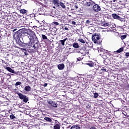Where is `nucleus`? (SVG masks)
<instances>
[{"label":"nucleus","instance_id":"51","mask_svg":"<svg viewBox=\"0 0 129 129\" xmlns=\"http://www.w3.org/2000/svg\"><path fill=\"white\" fill-rule=\"evenodd\" d=\"M127 117H129V115H127Z\"/></svg>","mask_w":129,"mask_h":129},{"label":"nucleus","instance_id":"31","mask_svg":"<svg viewBox=\"0 0 129 129\" xmlns=\"http://www.w3.org/2000/svg\"><path fill=\"white\" fill-rule=\"evenodd\" d=\"M77 61H82L83 60V57H78L77 58Z\"/></svg>","mask_w":129,"mask_h":129},{"label":"nucleus","instance_id":"16","mask_svg":"<svg viewBox=\"0 0 129 129\" xmlns=\"http://www.w3.org/2000/svg\"><path fill=\"white\" fill-rule=\"evenodd\" d=\"M73 47L74 48H76V49L80 48V46H79V44L77 42H75L73 44Z\"/></svg>","mask_w":129,"mask_h":129},{"label":"nucleus","instance_id":"14","mask_svg":"<svg viewBox=\"0 0 129 129\" xmlns=\"http://www.w3.org/2000/svg\"><path fill=\"white\" fill-rule=\"evenodd\" d=\"M6 69L7 70V71L11 72V73H15V71L14 70H12V68L9 67H7L6 68Z\"/></svg>","mask_w":129,"mask_h":129},{"label":"nucleus","instance_id":"20","mask_svg":"<svg viewBox=\"0 0 129 129\" xmlns=\"http://www.w3.org/2000/svg\"><path fill=\"white\" fill-rule=\"evenodd\" d=\"M41 36L43 40H44V41H48V40H49L48 39V38L47 37V36H46V35L44 34H42Z\"/></svg>","mask_w":129,"mask_h":129},{"label":"nucleus","instance_id":"28","mask_svg":"<svg viewBox=\"0 0 129 129\" xmlns=\"http://www.w3.org/2000/svg\"><path fill=\"white\" fill-rule=\"evenodd\" d=\"M98 96H99V95L98 94V93H94V96H93L94 98H97Z\"/></svg>","mask_w":129,"mask_h":129},{"label":"nucleus","instance_id":"49","mask_svg":"<svg viewBox=\"0 0 129 129\" xmlns=\"http://www.w3.org/2000/svg\"><path fill=\"white\" fill-rule=\"evenodd\" d=\"M23 51H26V49H23Z\"/></svg>","mask_w":129,"mask_h":129},{"label":"nucleus","instance_id":"40","mask_svg":"<svg viewBox=\"0 0 129 129\" xmlns=\"http://www.w3.org/2000/svg\"><path fill=\"white\" fill-rule=\"evenodd\" d=\"M33 47L34 50H36L37 49V47H36V45H33Z\"/></svg>","mask_w":129,"mask_h":129},{"label":"nucleus","instance_id":"30","mask_svg":"<svg viewBox=\"0 0 129 129\" xmlns=\"http://www.w3.org/2000/svg\"><path fill=\"white\" fill-rule=\"evenodd\" d=\"M98 51H100V52H104L105 50L103 48H100L98 49Z\"/></svg>","mask_w":129,"mask_h":129},{"label":"nucleus","instance_id":"38","mask_svg":"<svg viewBox=\"0 0 129 129\" xmlns=\"http://www.w3.org/2000/svg\"><path fill=\"white\" fill-rule=\"evenodd\" d=\"M74 8H75V9H76V10H77L78 9V6H77V5H75L74 6Z\"/></svg>","mask_w":129,"mask_h":129},{"label":"nucleus","instance_id":"33","mask_svg":"<svg viewBox=\"0 0 129 129\" xmlns=\"http://www.w3.org/2000/svg\"><path fill=\"white\" fill-rule=\"evenodd\" d=\"M87 65L90 66V67H93V63H88Z\"/></svg>","mask_w":129,"mask_h":129},{"label":"nucleus","instance_id":"53","mask_svg":"<svg viewBox=\"0 0 129 129\" xmlns=\"http://www.w3.org/2000/svg\"><path fill=\"white\" fill-rule=\"evenodd\" d=\"M15 74H17V73H16Z\"/></svg>","mask_w":129,"mask_h":129},{"label":"nucleus","instance_id":"32","mask_svg":"<svg viewBox=\"0 0 129 129\" xmlns=\"http://www.w3.org/2000/svg\"><path fill=\"white\" fill-rule=\"evenodd\" d=\"M103 25H104V27H108V26H109V24L107 23H104Z\"/></svg>","mask_w":129,"mask_h":129},{"label":"nucleus","instance_id":"48","mask_svg":"<svg viewBox=\"0 0 129 129\" xmlns=\"http://www.w3.org/2000/svg\"><path fill=\"white\" fill-rule=\"evenodd\" d=\"M25 55H28L27 53H25Z\"/></svg>","mask_w":129,"mask_h":129},{"label":"nucleus","instance_id":"5","mask_svg":"<svg viewBox=\"0 0 129 129\" xmlns=\"http://www.w3.org/2000/svg\"><path fill=\"white\" fill-rule=\"evenodd\" d=\"M112 17L113 19H114L116 20H119V21H120L121 22L123 21V19H122L121 17H119V16L117 15L116 14H112Z\"/></svg>","mask_w":129,"mask_h":129},{"label":"nucleus","instance_id":"45","mask_svg":"<svg viewBox=\"0 0 129 129\" xmlns=\"http://www.w3.org/2000/svg\"><path fill=\"white\" fill-rule=\"evenodd\" d=\"M64 78H66V79H67V78H68V77H64Z\"/></svg>","mask_w":129,"mask_h":129},{"label":"nucleus","instance_id":"39","mask_svg":"<svg viewBox=\"0 0 129 129\" xmlns=\"http://www.w3.org/2000/svg\"><path fill=\"white\" fill-rule=\"evenodd\" d=\"M86 24H90V21H89V20H87V21H86Z\"/></svg>","mask_w":129,"mask_h":129},{"label":"nucleus","instance_id":"17","mask_svg":"<svg viewBox=\"0 0 129 129\" xmlns=\"http://www.w3.org/2000/svg\"><path fill=\"white\" fill-rule=\"evenodd\" d=\"M52 3L54 5H55V6H58L60 1H59L58 0H53Z\"/></svg>","mask_w":129,"mask_h":129},{"label":"nucleus","instance_id":"12","mask_svg":"<svg viewBox=\"0 0 129 129\" xmlns=\"http://www.w3.org/2000/svg\"><path fill=\"white\" fill-rule=\"evenodd\" d=\"M18 96H19V98H20V99H21V100H23L24 98L25 97L26 95H23V94L21 93H17Z\"/></svg>","mask_w":129,"mask_h":129},{"label":"nucleus","instance_id":"7","mask_svg":"<svg viewBox=\"0 0 129 129\" xmlns=\"http://www.w3.org/2000/svg\"><path fill=\"white\" fill-rule=\"evenodd\" d=\"M47 103L49 105H51V106H52V107H57V103L55 101H53L51 100H48L47 101Z\"/></svg>","mask_w":129,"mask_h":129},{"label":"nucleus","instance_id":"13","mask_svg":"<svg viewBox=\"0 0 129 129\" xmlns=\"http://www.w3.org/2000/svg\"><path fill=\"white\" fill-rule=\"evenodd\" d=\"M127 37L126 33H122L120 36L121 40H124Z\"/></svg>","mask_w":129,"mask_h":129},{"label":"nucleus","instance_id":"47","mask_svg":"<svg viewBox=\"0 0 129 129\" xmlns=\"http://www.w3.org/2000/svg\"><path fill=\"white\" fill-rule=\"evenodd\" d=\"M88 43H87L86 44V46H88Z\"/></svg>","mask_w":129,"mask_h":129},{"label":"nucleus","instance_id":"6","mask_svg":"<svg viewBox=\"0 0 129 129\" xmlns=\"http://www.w3.org/2000/svg\"><path fill=\"white\" fill-rule=\"evenodd\" d=\"M15 36H16V38L18 40L19 43L21 45V44H23V42L21 40H23V38H21V37H24V36H20V37L19 36V34H18V31H17L15 33Z\"/></svg>","mask_w":129,"mask_h":129},{"label":"nucleus","instance_id":"19","mask_svg":"<svg viewBox=\"0 0 129 129\" xmlns=\"http://www.w3.org/2000/svg\"><path fill=\"white\" fill-rule=\"evenodd\" d=\"M51 25L54 26V27H57V26H59V23L54 21L51 23Z\"/></svg>","mask_w":129,"mask_h":129},{"label":"nucleus","instance_id":"43","mask_svg":"<svg viewBox=\"0 0 129 129\" xmlns=\"http://www.w3.org/2000/svg\"><path fill=\"white\" fill-rule=\"evenodd\" d=\"M64 30H66V31H68V30H69V29H68V28H67V27H65Z\"/></svg>","mask_w":129,"mask_h":129},{"label":"nucleus","instance_id":"50","mask_svg":"<svg viewBox=\"0 0 129 129\" xmlns=\"http://www.w3.org/2000/svg\"><path fill=\"white\" fill-rule=\"evenodd\" d=\"M71 48H69V50H71Z\"/></svg>","mask_w":129,"mask_h":129},{"label":"nucleus","instance_id":"21","mask_svg":"<svg viewBox=\"0 0 129 129\" xmlns=\"http://www.w3.org/2000/svg\"><path fill=\"white\" fill-rule=\"evenodd\" d=\"M10 117L11 119H12L13 120H16V119H17V117H16V116H15V115H14V114H12L10 116Z\"/></svg>","mask_w":129,"mask_h":129},{"label":"nucleus","instance_id":"2","mask_svg":"<svg viewBox=\"0 0 129 129\" xmlns=\"http://www.w3.org/2000/svg\"><path fill=\"white\" fill-rule=\"evenodd\" d=\"M92 40L95 44H100V35L97 33H95L92 36Z\"/></svg>","mask_w":129,"mask_h":129},{"label":"nucleus","instance_id":"24","mask_svg":"<svg viewBox=\"0 0 129 129\" xmlns=\"http://www.w3.org/2000/svg\"><path fill=\"white\" fill-rule=\"evenodd\" d=\"M53 129H60V125L55 124V125L53 126Z\"/></svg>","mask_w":129,"mask_h":129},{"label":"nucleus","instance_id":"25","mask_svg":"<svg viewBox=\"0 0 129 129\" xmlns=\"http://www.w3.org/2000/svg\"><path fill=\"white\" fill-rule=\"evenodd\" d=\"M21 14H26L27 13V10L25 9H21L20 10Z\"/></svg>","mask_w":129,"mask_h":129},{"label":"nucleus","instance_id":"4","mask_svg":"<svg viewBox=\"0 0 129 129\" xmlns=\"http://www.w3.org/2000/svg\"><path fill=\"white\" fill-rule=\"evenodd\" d=\"M93 10L94 12H98L101 11V8H100V6L95 3L93 6Z\"/></svg>","mask_w":129,"mask_h":129},{"label":"nucleus","instance_id":"36","mask_svg":"<svg viewBox=\"0 0 129 129\" xmlns=\"http://www.w3.org/2000/svg\"><path fill=\"white\" fill-rule=\"evenodd\" d=\"M101 71H102V72H106V69H101Z\"/></svg>","mask_w":129,"mask_h":129},{"label":"nucleus","instance_id":"10","mask_svg":"<svg viewBox=\"0 0 129 129\" xmlns=\"http://www.w3.org/2000/svg\"><path fill=\"white\" fill-rule=\"evenodd\" d=\"M57 68L59 70H63L65 68V66L64 63H60L57 66Z\"/></svg>","mask_w":129,"mask_h":129},{"label":"nucleus","instance_id":"42","mask_svg":"<svg viewBox=\"0 0 129 129\" xmlns=\"http://www.w3.org/2000/svg\"><path fill=\"white\" fill-rule=\"evenodd\" d=\"M90 129H96V127H94V126H92L90 127Z\"/></svg>","mask_w":129,"mask_h":129},{"label":"nucleus","instance_id":"23","mask_svg":"<svg viewBox=\"0 0 129 129\" xmlns=\"http://www.w3.org/2000/svg\"><path fill=\"white\" fill-rule=\"evenodd\" d=\"M79 42H80V43H82L83 44H85V42L86 41L84 40L82 38H80L78 39Z\"/></svg>","mask_w":129,"mask_h":129},{"label":"nucleus","instance_id":"34","mask_svg":"<svg viewBox=\"0 0 129 129\" xmlns=\"http://www.w3.org/2000/svg\"><path fill=\"white\" fill-rule=\"evenodd\" d=\"M30 17L31 18H35V17H36V14H31L30 15Z\"/></svg>","mask_w":129,"mask_h":129},{"label":"nucleus","instance_id":"26","mask_svg":"<svg viewBox=\"0 0 129 129\" xmlns=\"http://www.w3.org/2000/svg\"><path fill=\"white\" fill-rule=\"evenodd\" d=\"M23 102H25V103H26V102H28L29 99L28 98V97H27L26 96H25V97L23 99Z\"/></svg>","mask_w":129,"mask_h":129},{"label":"nucleus","instance_id":"46","mask_svg":"<svg viewBox=\"0 0 129 129\" xmlns=\"http://www.w3.org/2000/svg\"><path fill=\"white\" fill-rule=\"evenodd\" d=\"M44 125H48V124H47V123H44Z\"/></svg>","mask_w":129,"mask_h":129},{"label":"nucleus","instance_id":"15","mask_svg":"<svg viewBox=\"0 0 129 129\" xmlns=\"http://www.w3.org/2000/svg\"><path fill=\"white\" fill-rule=\"evenodd\" d=\"M31 89L32 88H31V87H30V86H26L24 88V90H25V91H27V92L31 91Z\"/></svg>","mask_w":129,"mask_h":129},{"label":"nucleus","instance_id":"22","mask_svg":"<svg viewBox=\"0 0 129 129\" xmlns=\"http://www.w3.org/2000/svg\"><path fill=\"white\" fill-rule=\"evenodd\" d=\"M71 129H80V127L78 126V125H73L71 127Z\"/></svg>","mask_w":129,"mask_h":129},{"label":"nucleus","instance_id":"35","mask_svg":"<svg viewBox=\"0 0 129 129\" xmlns=\"http://www.w3.org/2000/svg\"><path fill=\"white\" fill-rule=\"evenodd\" d=\"M125 56H126L127 58H128V57H129V52H126L125 54Z\"/></svg>","mask_w":129,"mask_h":129},{"label":"nucleus","instance_id":"27","mask_svg":"<svg viewBox=\"0 0 129 129\" xmlns=\"http://www.w3.org/2000/svg\"><path fill=\"white\" fill-rule=\"evenodd\" d=\"M122 51H123V48L121 47V48H120L119 49H118L116 51V52L117 53H121V52H122Z\"/></svg>","mask_w":129,"mask_h":129},{"label":"nucleus","instance_id":"44","mask_svg":"<svg viewBox=\"0 0 129 129\" xmlns=\"http://www.w3.org/2000/svg\"><path fill=\"white\" fill-rule=\"evenodd\" d=\"M77 53H80V49L79 50H76Z\"/></svg>","mask_w":129,"mask_h":129},{"label":"nucleus","instance_id":"29","mask_svg":"<svg viewBox=\"0 0 129 129\" xmlns=\"http://www.w3.org/2000/svg\"><path fill=\"white\" fill-rule=\"evenodd\" d=\"M21 84H22V83H21V82H17L15 84V86L17 87L19 86V85H21Z\"/></svg>","mask_w":129,"mask_h":129},{"label":"nucleus","instance_id":"3","mask_svg":"<svg viewBox=\"0 0 129 129\" xmlns=\"http://www.w3.org/2000/svg\"><path fill=\"white\" fill-rule=\"evenodd\" d=\"M86 7H92L95 3L92 1H86V0L83 2Z\"/></svg>","mask_w":129,"mask_h":129},{"label":"nucleus","instance_id":"18","mask_svg":"<svg viewBox=\"0 0 129 129\" xmlns=\"http://www.w3.org/2000/svg\"><path fill=\"white\" fill-rule=\"evenodd\" d=\"M68 40L67 38H65L63 40H61L59 41L60 43L62 45V46H64L65 45V42H66V40Z\"/></svg>","mask_w":129,"mask_h":129},{"label":"nucleus","instance_id":"9","mask_svg":"<svg viewBox=\"0 0 129 129\" xmlns=\"http://www.w3.org/2000/svg\"><path fill=\"white\" fill-rule=\"evenodd\" d=\"M57 7H61L63 10H65L66 9V6L65 5V3H63V2H59V3H58V5Z\"/></svg>","mask_w":129,"mask_h":129},{"label":"nucleus","instance_id":"41","mask_svg":"<svg viewBox=\"0 0 129 129\" xmlns=\"http://www.w3.org/2000/svg\"><path fill=\"white\" fill-rule=\"evenodd\" d=\"M47 85H48V84H47V83H45V84H43V86L44 87H46V86H47Z\"/></svg>","mask_w":129,"mask_h":129},{"label":"nucleus","instance_id":"8","mask_svg":"<svg viewBox=\"0 0 129 129\" xmlns=\"http://www.w3.org/2000/svg\"><path fill=\"white\" fill-rule=\"evenodd\" d=\"M80 53L82 54L83 56H85L87 53V50L85 49H80Z\"/></svg>","mask_w":129,"mask_h":129},{"label":"nucleus","instance_id":"52","mask_svg":"<svg viewBox=\"0 0 129 129\" xmlns=\"http://www.w3.org/2000/svg\"><path fill=\"white\" fill-rule=\"evenodd\" d=\"M15 31H16V29L14 30V32H15Z\"/></svg>","mask_w":129,"mask_h":129},{"label":"nucleus","instance_id":"11","mask_svg":"<svg viewBox=\"0 0 129 129\" xmlns=\"http://www.w3.org/2000/svg\"><path fill=\"white\" fill-rule=\"evenodd\" d=\"M44 120L47 121V122H53V118H51L50 117H45L44 118Z\"/></svg>","mask_w":129,"mask_h":129},{"label":"nucleus","instance_id":"1","mask_svg":"<svg viewBox=\"0 0 129 129\" xmlns=\"http://www.w3.org/2000/svg\"><path fill=\"white\" fill-rule=\"evenodd\" d=\"M17 33L18 34V37H21V36H24V34H27L29 36V39L30 41L28 43H23L25 47H28V48H31L33 44H32V41L35 42L36 44H38L39 42L38 37L35 34V32L33 30H28L26 29H20L18 31Z\"/></svg>","mask_w":129,"mask_h":129},{"label":"nucleus","instance_id":"37","mask_svg":"<svg viewBox=\"0 0 129 129\" xmlns=\"http://www.w3.org/2000/svg\"><path fill=\"white\" fill-rule=\"evenodd\" d=\"M72 25H76V22H75V21H72Z\"/></svg>","mask_w":129,"mask_h":129}]
</instances>
